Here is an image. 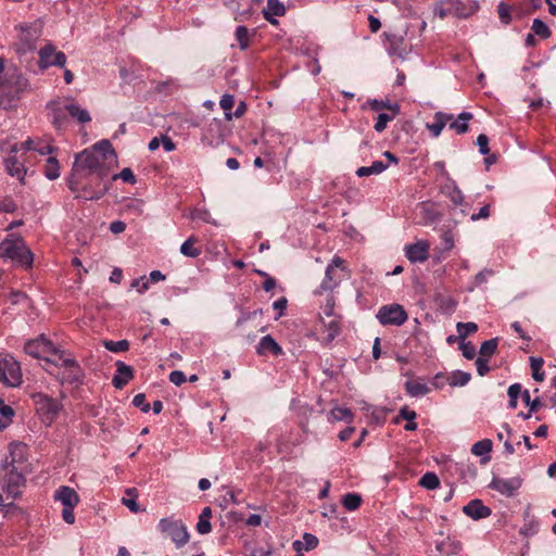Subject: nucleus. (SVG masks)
<instances>
[{
  "label": "nucleus",
  "instance_id": "obj_1",
  "mask_svg": "<svg viewBox=\"0 0 556 556\" xmlns=\"http://www.w3.org/2000/svg\"><path fill=\"white\" fill-rule=\"evenodd\" d=\"M117 162V155L112 143L104 139L75 154V160L70 174H98V178H108L111 164Z\"/></svg>",
  "mask_w": 556,
  "mask_h": 556
},
{
  "label": "nucleus",
  "instance_id": "obj_2",
  "mask_svg": "<svg viewBox=\"0 0 556 556\" xmlns=\"http://www.w3.org/2000/svg\"><path fill=\"white\" fill-rule=\"evenodd\" d=\"M26 445L13 443L10 445L9 454L0 465V482L2 489L12 498L21 494V488L25 484L27 472Z\"/></svg>",
  "mask_w": 556,
  "mask_h": 556
},
{
  "label": "nucleus",
  "instance_id": "obj_3",
  "mask_svg": "<svg viewBox=\"0 0 556 556\" xmlns=\"http://www.w3.org/2000/svg\"><path fill=\"white\" fill-rule=\"evenodd\" d=\"M106 178H98V174H70L66 177V186L74 193L75 199L97 201L104 197L110 187Z\"/></svg>",
  "mask_w": 556,
  "mask_h": 556
},
{
  "label": "nucleus",
  "instance_id": "obj_4",
  "mask_svg": "<svg viewBox=\"0 0 556 556\" xmlns=\"http://www.w3.org/2000/svg\"><path fill=\"white\" fill-rule=\"evenodd\" d=\"M0 257L26 269L33 266L34 254L20 236L11 235L0 242Z\"/></svg>",
  "mask_w": 556,
  "mask_h": 556
},
{
  "label": "nucleus",
  "instance_id": "obj_5",
  "mask_svg": "<svg viewBox=\"0 0 556 556\" xmlns=\"http://www.w3.org/2000/svg\"><path fill=\"white\" fill-rule=\"evenodd\" d=\"M159 528L162 533H166L170 538L177 548H181L189 542V532L181 520L162 518Z\"/></svg>",
  "mask_w": 556,
  "mask_h": 556
},
{
  "label": "nucleus",
  "instance_id": "obj_6",
  "mask_svg": "<svg viewBox=\"0 0 556 556\" xmlns=\"http://www.w3.org/2000/svg\"><path fill=\"white\" fill-rule=\"evenodd\" d=\"M0 381L10 387L22 382L21 366L12 356L0 357Z\"/></svg>",
  "mask_w": 556,
  "mask_h": 556
},
{
  "label": "nucleus",
  "instance_id": "obj_7",
  "mask_svg": "<svg viewBox=\"0 0 556 556\" xmlns=\"http://www.w3.org/2000/svg\"><path fill=\"white\" fill-rule=\"evenodd\" d=\"M24 351L35 357L43 359L48 363H53L51 358L47 355L51 353H58L56 348H54L53 343L47 339L43 334L38 337L37 339L29 340L25 343Z\"/></svg>",
  "mask_w": 556,
  "mask_h": 556
},
{
  "label": "nucleus",
  "instance_id": "obj_8",
  "mask_svg": "<svg viewBox=\"0 0 556 556\" xmlns=\"http://www.w3.org/2000/svg\"><path fill=\"white\" fill-rule=\"evenodd\" d=\"M408 316L404 307L400 304L383 305L377 313V319L381 325L401 326L407 320Z\"/></svg>",
  "mask_w": 556,
  "mask_h": 556
},
{
  "label": "nucleus",
  "instance_id": "obj_9",
  "mask_svg": "<svg viewBox=\"0 0 556 556\" xmlns=\"http://www.w3.org/2000/svg\"><path fill=\"white\" fill-rule=\"evenodd\" d=\"M39 67L41 70L50 66L64 67L66 64V55L61 51H55V47L51 43L46 45L39 50Z\"/></svg>",
  "mask_w": 556,
  "mask_h": 556
},
{
  "label": "nucleus",
  "instance_id": "obj_10",
  "mask_svg": "<svg viewBox=\"0 0 556 556\" xmlns=\"http://www.w3.org/2000/svg\"><path fill=\"white\" fill-rule=\"evenodd\" d=\"M38 397V412L41 414L42 420L47 424L53 422L62 410L61 402L43 394H39Z\"/></svg>",
  "mask_w": 556,
  "mask_h": 556
},
{
  "label": "nucleus",
  "instance_id": "obj_11",
  "mask_svg": "<svg viewBox=\"0 0 556 556\" xmlns=\"http://www.w3.org/2000/svg\"><path fill=\"white\" fill-rule=\"evenodd\" d=\"M343 263L344 261L339 256L332 258L326 268L325 278L320 283L319 288L321 291H331L338 286L341 278L337 275V269H343Z\"/></svg>",
  "mask_w": 556,
  "mask_h": 556
},
{
  "label": "nucleus",
  "instance_id": "obj_12",
  "mask_svg": "<svg viewBox=\"0 0 556 556\" xmlns=\"http://www.w3.org/2000/svg\"><path fill=\"white\" fill-rule=\"evenodd\" d=\"M429 242L427 240H419L405 247V256L412 263H424L429 258Z\"/></svg>",
  "mask_w": 556,
  "mask_h": 556
},
{
  "label": "nucleus",
  "instance_id": "obj_13",
  "mask_svg": "<svg viewBox=\"0 0 556 556\" xmlns=\"http://www.w3.org/2000/svg\"><path fill=\"white\" fill-rule=\"evenodd\" d=\"M489 486L491 489L500 492L501 494L510 497L521 486V479L520 478H513V479L493 478Z\"/></svg>",
  "mask_w": 556,
  "mask_h": 556
},
{
  "label": "nucleus",
  "instance_id": "obj_14",
  "mask_svg": "<svg viewBox=\"0 0 556 556\" xmlns=\"http://www.w3.org/2000/svg\"><path fill=\"white\" fill-rule=\"evenodd\" d=\"M224 4L235 13V20L243 22L252 15L251 0H225Z\"/></svg>",
  "mask_w": 556,
  "mask_h": 556
},
{
  "label": "nucleus",
  "instance_id": "obj_15",
  "mask_svg": "<svg viewBox=\"0 0 556 556\" xmlns=\"http://www.w3.org/2000/svg\"><path fill=\"white\" fill-rule=\"evenodd\" d=\"M463 513L473 520H480L491 516L492 511L481 500L475 498L463 507Z\"/></svg>",
  "mask_w": 556,
  "mask_h": 556
},
{
  "label": "nucleus",
  "instance_id": "obj_16",
  "mask_svg": "<svg viewBox=\"0 0 556 556\" xmlns=\"http://www.w3.org/2000/svg\"><path fill=\"white\" fill-rule=\"evenodd\" d=\"M116 374L112 379V384L116 389H123L132 378H134V369L131 366L126 365L122 361H117L115 363Z\"/></svg>",
  "mask_w": 556,
  "mask_h": 556
},
{
  "label": "nucleus",
  "instance_id": "obj_17",
  "mask_svg": "<svg viewBox=\"0 0 556 556\" xmlns=\"http://www.w3.org/2000/svg\"><path fill=\"white\" fill-rule=\"evenodd\" d=\"M54 500L60 501L63 507H76L79 503V495L77 492L66 485L60 486L54 493Z\"/></svg>",
  "mask_w": 556,
  "mask_h": 556
},
{
  "label": "nucleus",
  "instance_id": "obj_18",
  "mask_svg": "<svg viewBox=\"0 0 556 556\" xmlns=\"http://www.w3.org/2000/svg\"><path fill=\"white\" fill-rule=\"evenodd\" d=\"M256 353L260 356H264L267 353L274 356H280L283 354V350L270 334H267L263 337L256 345Z\"/></svg>",
  "mask_w": 556,
  "mask_h": 556
},
{
  "label": "nucleus",
  "instance_id": "obj_19",
  "mask_svg": "<svg viewBox=\"0 0 556 556\" xmlns=\"http://www.w3.org/2000/svg\"><path fill=\"white\" fill-rule=\"evenodd\" d=\"M286 13V8L279 0H267L266 8L263 9L264 18L273 25H277L276 16H282Z\"/></svg>",
  "mask_w": 556,
  "mask_h": 556
},
{
  "label": "nucleus",
  "instance_id": "obj_20",
  "mask_svg": "<svg viewBox=\"0 0 556 556\" xmlns=\"http://www.w3.org/2000/svg\"><path fill=\"white\" fill-rule=\"evenodd\" d=\"M452 119V114L437 112L434 114V122L432 124H427V128L430 130L433 137H439L445 125Z\"/></svg>",
  "mask_w": 556,
  "mask_h": 556
},
{
  "label": "nucleus",
  "instance_id": "obj_21",
  "mask_svg": "<svg viewBox=\"0 0 556 556\" xmlns=\"http://www.w3.org/2000/svg\"><path fill=\"white\" fill-rule=\"evenodd\" d=\"M257 314H262V309H256V311L251 312V313H243L238 318V320L236 321V327L240 329V336L242 338H244L247 343H252L255 340L256 334L255 333L245 332L244 325H245V323L248 320H250L251 318L255 317Z\"/></svg>",
  "mask_w": 556,
  "mask_h": 556
},
{
  "label": "nucleus",
  "instance_id": "obj_22",
  "mask_svg": "<svg viewBox=\"0 0 556 556\" xmlns=\"http://www.w3.org/2000/svg\"><path fill=\"white\" fill-rule=\"evenodd\" d=\"M21 39L25 41L28 49H33L34 41L39 37L40 29L33 25H20Z\"/></svg>",
  "mask_w": 556,
  "mask_h": 556
},
{
  "label": "nucleus",
  "instance_id": "obj_23",
  "mask_svg": "<svg viewBox=\"0 0 556 556\" xmlns=\"http://www.w3.org/2000/svg\"><path fill=\"white\" fill-rule=\"evenodd\" d=\"M400 114V105L397 103H394L392 106V113H380L377 117V122L374 126V129L377 132H382L386 128L389 122L395 118L396 115Z\"/></svg>",
  "mask_w": 556,
  "mask_h": 556
},
{
  "label": "nucleus",
  "instance_id": "obj_24",
  "mask_svg": "<svg viewBox=\"0 0 556 556\" xmlns=\"http://www.w3.org/2000/svg\"><path fill=\"white\" fill-rule=\"evenodd\" d=\"M66 112L73 118H76L79 123L86 124L91 121L90 114L87 110L81 109L77 103L72 102L65 105Z\"/></svg>",
  "mask_w": 556,
  "mask_h": 556
},
{
  "label": "nucleus",
  "instance_id": "obj_25",
  "mask_svg": "<svg viewBox=\"0 0 556 556\" xmlns=\"http://www.w3.org/2000/svg\"><path fill=\"white\" fill-rule=\"evenodd\" d=\"M5 168L11 176H15L23 180V175L26 173L23 164L18 162L15 155H10L4 160Z\"/></svg>",
  "mask_w": 556,
  "mask_h": 556
},
{
  "label": "nucleus",
  "instance_id": "obj_26",
  "mask_svg": "<svg viewBox=\"0 0 556 556\" xmlns=\"http://www.w3.org/2000/svg\"><path fill=\"white\" fill-rule=\"evenodd\" d=\"M387 40L389 42V52L390 54H395L400 58H404L406 50L402 48L404 38L403 36L389 34L387 35Z\"/></svg>",
  "mask_w": 556,
  "mask_h": 556
},
{
  "label": "nucleus",
  "instance_id": "obj_27",
  "mask_svg": "<svg viewBox=\"0 0 556 556\" xmlns=\"http://www.w3.org/2000/svg\"><path fill=\"white\" fill-rule=\"evenodd\" d=\"M389 167V164L382 161H374L370 166H362L356 170L358 177H365L370 175H379Z\"/></svg>",
  "mask_w": 556,
  "mask_h": 556
},
{
  "label": "nucleus",
  "instance_id": "obj_28",
  "mask_svg": "<svg viewBox=\"0 0 556 556\" xmlns=\"http://www.w3.org/2000/svg\"><path fill=\"white\" fill-rule=\"evenodd\" d=\"M472 118V114L469 112H463L458 115L455 121H451L450 128L455 130L457 134H465L468 131V121Z\"/></svg>",
  "mask_w": 556,
  "mask_h": 556
},
{
  "label": "nucleus",
  "instance_id": "obj_29",
  "mask_svg": "<svg viewBox=\"0 0 556 556\" xmlns=\"http://www.w3.org/2000/svg\"><path fill=\"white\" fill-rule=\"evenodd\" d=\"M198 242V238L194 236L189 237L181 245L180 253L187 257L195 258L202 251L200 248H195L194 243Z\"/></svg>",
  "mask_w": 556,
  "mask_h": 556
},
{
  "label": "nucleus",
  "instance_id": "obj_30",
  "mask_svg": "<svg viewBox=\"0 0 556 556\" xmlns=\"http://www.w3.org/2000/svg\"><path fill=\"white\" fill-rule=\"evenodd\" d=\"M405 390L410 396H422L430 391L426 383L414 380H408L405 382Z\"/></svg>",
  "mask_w": 556,
  "mask_h": 556
},
{
  "label": "nucleus",
  "instance_id": "obj_31",
  "mask_svg": "<svg viewBox=\"0 0 556 556\" xmlns=\"http://www.w3.org/2000/svg\"><path fill=\"white\" fill-rule=\"evenodd\" d=\"M437 548L444 556H455L462 549V545L458 542L451 541L450 539L442 541L438 544Z\"/></svg>",
  "mask_w": 556,
  "mask_h": 556
},
{
  "label": "nucleus",
  "instance_id": "obj_32",
  "mask_svg": "<svg viewBox=\"0 0 556 556\" xmlns=\"http://www.w3.org/2000/svg\"><path fill=\"white\" fill-rule=\"evenodd\" d=\"M67 376L65 378V381L70 384H74V383H81L83 382V379L85 377V374H84V370L83 368L80 367V365L78 363H76L75 365L71 366V367H67Z\"/></svg>",
  "mask_w": 556,
  "mask_h": 556
},
{
  "label": "nucleus",
  "instance_id": "obj_33",
  "mask_svg": "<svg viewBox=\"0 0 556 556\" xmlns=\"http://www.w3.org/2000/svg\"><path fill=\"white\" fill-rule=\"evenodd\" d=\"M544 364V359L542 357H530V367L532 370V378L538 381L542 382L545 378V372L542 370Z\"/></svg>",
  "mask_w": 556,
  "mask_h": 556
},
{
  "label": "nucleus",
  "instance_id": "obj_34",
  "mask_svg": "<svg viewBox=\"0 0 556 556\" xmlns=\"http://www.w3.org/2000/svg\"><path fill=\"white\" fill-rule=\"evenodd\" d=\"M126 495L128 497H123L122 502L123 504L129 508L130 511L132 513H139L141 511L142 509L140 508V506L138 505L137 503V496H138V492L135 488H131V489H127L126 490Z\"/></svg>",
  "mask_w": 556,
  "mask_h": 556
},
{
  "label": "nucleus",
  "instance_id": "obj_35",
  "mask_svg": "<svg viewBox=\"0 0 556 556\" xmlns=\"http://www.w3.org/2000/svg\"><path fill=\"white\" fill-rule=\"evenodd\" d=\"M470 379L471 375L469 372L455 370L448 379V384L451 387H464L470 381Z\"/></svg>",
  "mask_w": 556,
  "mask_h": 556
},
{
  "label": "nucleus",
  "instance_id": "obj_36",
  "mask_svg": "<svg viewBox=\"0 0 556 556\" xmlns=\"http://www.w3.org/2000/svg\"><path fill=\"white\" fill-rule=\"evenodd\" d=\"M498 345V338H492L484 341L480 346V357L488 358L495 354Z\"/></svg>",
  "mask_w": 556,
  "mask_h": 556
},
{
  "label": "nucleus",
  "instance_id": "obj_37",
  "mask_svg": "<svg viewBox=\"0 0 556 556\" xmlns=\"http://www.w3.org/2000/svg\"><path fill=\"white\" fill-rule=\"evenodd\" d=\"M45 176L50 180H54L60 176V165L54 156H50L47 160V165L45 167Z\"/></svg>",
  "mask_w": 556,
  "mask_h": 556
},
{
  "label": "nucleus",
  "instance_id": "obj_38",
  "mask_svg": "<svg viewBox=\"0 0 556 556\" xmlns=\"http://www.w3.org/2000/svg\"><path fill=\"white\" fill-rule=\"evenodd\" d=\"M103 345L108 351L113 353L126 352L129 350V342L125 339L119 341L104 340Z\"/></svg>",
  "mask_w": 556,
  "mask_h": 556
},
{
  "label": "nucleus",
  "instance_id": "obj_39",
  "mask_svg": "<svg viewBox=\"0 0 556 556\" xmlns=\"http://www.w3.org/2000/svg\"><path fill=\"white\" fill-rule=\"evenodd\" d=\"M492 441L490 439H483L476 442L471 447V453L476 456H484L492 450Z\"/></svg>",
  "mask_w": 556,
  "mask_h": 556
},
{
  "label": "nucleus",
  "instance_id": "obj_40",
  "mask_svg": "<svg viewBox=\"0 0 556 556\" xmlns=\"http://www.w3.org/2000/svg\"><path fill=\"white\" fill-rule=\"evenodd\" d=\"M362 504V497L359 494L356 493H346L342 497V505L348 510H355L357 509Z\"/></svg>",
  "mask_w": 556,
  "mask_h": 556
},
{
  "label": "nucleus",
  "instance_id": "obj_41",
  "mask_svg": "<svg viewBox=\"0 0 556 556\" xmlns=\"http://www.w3.org/2000/svg\"><path fill=\"white\" fill-rule=\"evenodd\" d=\"M458 338L465 340L466 337L478 331V325L476 323H458L456 325Z\"/></svg>",
  "mask_w": 556,
  "mask_h": 556
},
{
  "label": "nucleus",
  "instance_id": "obj_42",
  "mask_svg": "<svg viewBox=\"0 0 556 556\" xmlns=\"http://www.w3.org/2000/svg\"><path fill=\"white\" fill-rule=\"evenodd\" d=\"M522 392L523 391L521 390L520 383H514V384L509 386V388L507 390V394L509 397V402H508L509 408L515 409L517 407L518 397L520 395L522 396Z\"/></svg>",
  "mask_w": 556,
  "mask_h": 556
},
{
  "label": "nucleus",
  "instance_id": "obj_43",
  "mask_svg": "<svg viewBox=\"0 0 556 556\" xmlns=\"http://www.w3.org/2000/svg\"><path fill=\"white\" fill-rule=\"evenodd\" d=\"M419 484L427 490H434L439 486L440 480L434 472H426L420 478Z\"/></svg>",
  "mask_w": 556,
  "mask_h": 556
},
{
  "label": "nucleus",
  "instance_id": "obj_44",
  "mask_svg": "<svg viewBox=\"0 0 556 556\" xmlns=\"http://www.w3.org/2000/svg\"><path fill=\"white\" fill-rule=\"evenodd\" d=\"M532 30L534 35L541 37L542 39H547L552 35V31L548 28V26L540 18H535L533 21Z\"/></svg>",
  "mask_w": 556,
  "mask_h": 556
},
{
  "label": "nucleus",
  "instance_id": "obj_45",
  "mask_svg": "<svg viewBox=\"0 0 556 556\" xmlns=\"http://www.w3.org/2000/svg\"><path fill=\"white\" fill-rule=\"evenodd\" d=\"M325 328L327 331V339L332 341L336 337H338L341 332V324L338 318H333L327 324H325Z\"/></svg>",
  "mask_w": 556,
  "mask_h": 556
},
{
  "label": "nucleus",
  "instance_id": "obj_46",
  "mask_svg": "<svg viewBox=\"0 0 556 556\" xmlns=\"http://www.w3.org/2000/svg\"><path fill=\"white\" fill-rule=\"evenodd\" d=\"M235 36L240 49L245 50L249 47V29L245 26H238Z\"/></svg>",
  "mask_w": 556,
  "mask_h": 556
},
{
  "label": "nucleus",
  "instance_id": "obj_47",
  "mask_svg": "<svg viewBox=\"0 0 556 556\" xmlns=\"http://www.w3.org/2000/svg\"><path fill=\"white\" fill-rule=\"evenodd\" d=\"M56 351H58V353H53V354L58 356V361H52L53 362L52 364L67 368L77 363V361L74 357L66 355V353L64 351L59 350V349H56Z\"/></svg>",
  "mask_w": 556,
  "mask_h": 556
},
{
  "label": "nucleus",
  "instance_id": "obj_48",
  "mask_svg": "<svg viewBox=\"0 0 556 556\" xmlns=\"http://www.w3.org/2000/svg\"><path fill=\"white\" fill-rule=\"evenodd\" d=\"M330 415L333 420L338 421H352L353 418V414L349 408L336 407L330 412Z\"/></svg>",
  "mask_w": 556,
  "mask_h": 556
},
{
  "label": "nucleus",
  "instance_id": "obj_49",
  "mask_svg": "<svg viewBox=\"0 0 556 556\" xmlns=\"http://www.w3.org/2000/svg\"><path fill=\"white\" fill-rule=\"evenodd\" d=\"M497 14L501 22L508 25L511 22V8L505 2H500L497 5Z\"/></svg>",
  "mask_w": 556,
  "mask_h": 556
},
{
  "label": "nucleus",
  "instance_id": "obj_50",
  "mask_svg": "<svg viewBox=\"0 0 556 556\" xmlns=\"http://www.w3.org/2000/svg\"><path fill=\"white\" fill-rule=\"evenodd\" d=\"M116 179H122L124 182L129 185H135L137 182L136 176L129 167H125L121 170V173L112 176V180Z\"/></svg>",
  "mask_w": 556,
  "mask_h": 556
},
{
  "label": "nucleus",
  "instance_id": "obj_51",
  "mask_svg": "<svg viewBox=\"0 0 556 556\" xmlns=\"http://www.w3.org/2000/svg\"><path fill=\"white\" fill-rule=\"evenodd\" d=\"M233 96L232 94H224L219 101L220 108L225 111V115L227 119L232 117V114L229 112L233 106Z\"/></svg>",
  "mask_w": 556,
  "mask_h": 556
},
{
  "label": "nucleus",
  "instance_id": "obj_52",
  "mask_svg": "<svg viewBox=\"0 0 556 556\" xmlns=\"http://www.w3.org/2000/svg\"><path fill=\"white\" fill-rule=\"evenodd\" d=\"M459 350L462 351L463 356L467 359H472L476 356V348L471 342L460 340Z\"/></svg>",
  "mask_w": 556,
  "mask_h": 556
},
{
  "label": "nucleus",
  "instance_id": "obj_53",
  "mask_svg": "<svg viewBox=\"0 0 556 556\" xmlns=\"http://www.w3.org/2000/svg\"><path fill=\"white\" fill-rule=\"evenodd\" d=\"M132 404L135 407H138L143 413H148L151 409V405L147 403L146 395L143 393H138L132 399Z\"/></svg>",
  "mask_w": 556,
  "mask_h": 556
},
{
  "label": "nucleus",
  "instance_id": "obj_54",
  "mask_svg": "<svg viewBox=\"0 0 556 556\" xmlns=\"http://www.w3.org/2000/svg\"><path fill=\"white\" fill-rule=\"evenodd\" d=\"M522 400L526 405L529 407L530 413L535 412L541 406V401L539 397L531 400L530 393L528 390L522 392Z\"/></svg>",
  "mask_w": 556,
  "mask_h": 556
},
{
  "label": "nucleus",
  "instance_id": "obj_55",
  "mask_svg": "<svg viewBox=\"0 0 556 556\" xmlns=\"http://www.w3.org/2000/svg\"><path fill=\"white\" fill-rule=\"evenodd\" d=\"M447 197L455 205H462L464 202L463 192L456 185H453L452 189L447 193Z\"/></svg>",
  "mask_w": 556,
  "mask_h": 556
},
{
  "label": "nucleus",
  "instance_id": "obj_56",
  "mask_svg": "<svg viewBox=\"0 0 556 556\" xmlns=\"http://www.w3.org/2000/svg\"><path fill=\"white\" fill-rule=\"evenodd\" d=\"M475 364H476L477 372H478L479 376L483 377V376H485L490 371V366H489V359L488 358L479 356L476 359Z\"/></svg>",
  "mask_w": 556,
  "mask_h": 556
},
{
  "label": "nucleus",
  "instance_id": "obj_57",
  "mask_svg": "<svg viewBox=\"0 0 556 556\" xmlns=\"http://www.w3.org/2000/svg\"><path fill=\"white\" fill-rule=\"evenodd\" d=\"M367 103L370 106V109L374 111H380L382 109H388V110L392 111V106H393V104H391L389 101L377 100V99L368 100Z\"/></svg>",
  "mask_w": 556,
  "mask_h": 556
},
{
  "label": "nucleus",
  "instance_id": "obj_58",
  "mask_svg": "<svg viewBox=\"0 0 556 556\" xmlns=\"http://www.w3.org/2000/svg\"><path fill=\"white\" fill-rule=\"evenodd\" d=\"M416 412L413 409H409L407 406H403L400 409L399 416L394 419V422L397 424L400 418H403L407 421L415 420L416 418Z\"/></svg>",
  "mask_w": 556,
  "mask_h": 556
},
{
  "label": "nucleus",
  "instance_id": "obj_59",
  "mask_svg": "<svg viewBox=\"0 0 556 556\" xmlns=\"http://www.w3.org/2000/svg\"><path fill=\"white\" fill-rule=\"evenodd\" d=\"M477 144L479 147V152L482 154V155H488L489 152H490V149H489V138L486 135L484 134H480L477 138Z\"/></svg>",
  "mask_w": 556,
  "mask_h": 556
},
{
  "label": "nucleus",
  "instance_id": "obj_60",
  "mask_svg": "<svg viewBox=\"0 0 556 556\" xmlns=\"http://www.w3.org/2000/svg\"><path fill=\"white\" fill-rule=\"evenodd\" d=\"M197 531L199 534L210 533L212 531V525H211L210 519H207V518L202 519V517L199 516V521L197 523Z\"/></svg>",
  "mask_w": 556,
  "mask_h": 556
},
{
  "label": "nucleus",
  "instance_id": "obj_61",
  "mask_svg": "<svg viewBox=\"0 0 556 556\" xmlns=\"http://www.w3.org/2000/svg\"><path fill=\"white\" fill-rule=\"evenodd\" d=\"M34 151L38 152L41 155H48L53 153L54 148L49 143L38 141L35 143Z\"/></svg>",
  "mask_w": 556,
  "mask_h": 556
},
{
  "label": "nucleus",
  "instance_id": "obj_62",
  "mask_svg": "<svg viewBox=\"0 0 556 556\" xmlns=\"http://www.w3.org/2000/svg\"><path fill=\"white\" fill-rule=\"evenodd\" d=\"M0 415L7 419V421L11 422L12 417L14 416V410L11 406L7 405L2 399H0Z\"/></svg>",
  "mask_w": 556,
  "mask_h": 556
},
{
  "label": "nucleus",
  "instance_id": "obj_63",
  "mask_svg": "<svg viewBox=\"0 0 556 556\" xmlns=\"http://www.w3.org/2000/svg\"><path fill=\"white\" fill-rule=\"evenodd\" d=\"M303 541H304L306 551H311L318 545V539L312 533H307V532L304 533Z\"/></svg>",
  "mask_w": 556,
  "mask_h": 556
},
{
  "label": "nucleus",
  "instance_id": "obj_64",
  "mask_svg": "<svg viewBox=\"0 0 556 556\" xmlns=\"http://www.w3.org/2000/svg\"><path fill=\"white\" fill-rule=\"evenodd\" d=\"M169 381L175 386H180L186 381V375L180 370H174L169 374Z\"/></svg>",
  "mask_w": 556,
  "mask_h": 556
}]
</instances>
